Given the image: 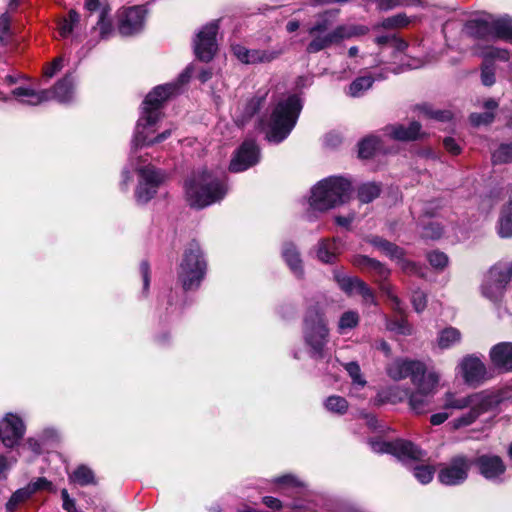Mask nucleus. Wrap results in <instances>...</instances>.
<instances>
[{"instance_id":"obj_1","label":"nucleus","mask_w":512,"mask_h":512,"mask_svg":"<svg viewBox=\"0 0 512 512\" xmlns=\"http://www.w3.org/2000/svg\"><path fill=\"white\" fill-rule=\"evenodd\" d=\"M442 410L430 416L434 426L443 424L456 411H464L449 422L453 430H459L474 424L482 415L493 411L501 402V396L496 391L483 390L470 394L447 391L440 399Z\"/></svg>"},{"instance_id":"obj_13","label":"nucleus","mask_w":512,"mask_h":512,"mask_svg":"<svg viewBox=\"0 0 512 512\" xmlns=\"http://www.w3.org/2000/svg\"><path fill=\"white\" fill-rule=\"evenodd\" d=\"M134 163L136 165H132L131 163L130 165L135 167L139 171L140 175V180L135 192L136 201L140 204H145L157 193V190L163 181V176L153 166L138 168L140 159L136 158Z\"/></svg>"},{"instance_id":"obj_50","label":"nucleus","mask_w":512,"mask_h":512,"mask_svg":"<svg viewBox=\"0 0 512 512\" xmlns=\"http://www.w3.org/2000/svg\"><path fill=\"white\" fill-rule=\"evenodd\" d=\"M411 301H412L414 309L418 313L422 312L426 308L427 297H426V294L421 290H415L412 293Z\"/></svg>"},{"instance_id":"obj_55","label":"nucleus","mask_w":512,"mask_h":512,"mask_svg":"<svg viewBox=\"0 0 512 512\" xmlns=\"http://www.w3.org/2000/svg\"><path fill=\"white\" fill-rule=\"evenodd\" d=\"M442 234V228L436 223H430L424 228L423 235L428 238H439Z\"/></svg>"},{"instance_id":"obj_7","label":"nucleus","mask_w":512,"mask_h":512,"mask_svg":"<svg viewBox=\"0 0 512 512\" xmlns=\"http://www.w3.org/2000/svg\"><path fill=\"white\" fill-rule=\"evenodd\" d=\"M74 87V78L71 75H66L57 82L53 91H35L28 87H17L12 91V94L20 103L32 106L39 105L51 98L60 103H69L74 98Z\"/></svg>"},{"instance_id":"obj_8","label":"nucleus","mask_w":512,"mask_h":512,"mask_svg":"<svg viewBox=\"0 0 512 512\" xmlns=\"http://www.w3.org/2000/svg\"><path fill=\"white\" fill-rule=\"evenodd\" d=\"M303 335L309 354L314 359L325 357V346L328 342L329 330L323 313L318 308L307 311L304 319Z\"/></svg>"},{"instance_id":"obj_5","label":"nucleus","mask_w":512,"mask_h":512,"mask_svg":"<svg viewBox=\"0 0 512 512\" xmlns=\"http://www.w3.org/2000/svg\"><path fill=\"white\" fill-rule=\"evenodd\" d=\"M302 105L296 95L281 99L275 106L268 122L266 138L269 142L280 143L294 128Z\"/></svg>"},{"instance_id":"obj_43","label":"nucleus","mask_w":512,"mask_h":512,"mask_svg":"<svg viewBox=\"0 0 512 512\" xmlns=\"http://www.w3.org/2000/svg\"><path fill=\"white\" fill-rule=\"evenodd\" d=\"M368 29L365 26H339L337 27L338 39L351 38L366 34Z\"/></svg>"},{"instance_id":"obj_44","label":"nucleus","mask_w":512,"mask_h":512,"mask_svg":"<svg viewBox=\"0 0 512 512\" xmlns=\"http://www.w3.org/2000/svg\"><path fill=\"white\" fill-rule=\"evenodd\" d=\"M344 368L351 377L353 384H357L361 387H364L366 385V380L363 378L360 366L357 362L352 361L346 363L344 364Z\"/></svg>"},{"instance_id":"obj_16","label":"nucleus","mask_w":512,"mask_h":512,"mask_svg":"<svg viewBox=\"0 0 512 512\" xmlns=\"http://www.w3.org/2000/svg\"><path fill=\"white\" fill-rule=\"evenodd\" d=\"M472 462L465 456L459 455L443 465L438 473V480L448 486L459 485L467 477Z\"/></svg>"},{"instance_id":"obj_24","label":"nucleus","mask_w":512,"mask_h":512,"mask_svg":"<svg viewBox=\"0 0 512 512\" xmlns=\"http://www.w3.org/2000/svg\"><path fill=\"white\" fill-rule=\"evenodd\" d=\"M259 149L254 141L247 140L238 149L231 160L229 169L232 172H242L259 161Z\"/></svg>"},{"instance_id":"obj_56","label":"nucleus","mask_w":512,"mask_h":512,"mask_svg":"<svg viewBox=\"0 0 512 512\" xmlns=\"http://www.w3.org/2000/svg\"><path fill=\"white\" fill-rule=\"evenodd\" d=\"M342 142V137L337 132H330L324 137V144L327 147L335 148Z\"/></svg>"},{"instance_id":"obj_63","label":"nucleus","mask_w":512,"mask_h":512,"mask_svg":"<svg viewBox=\"0 0 512 512\" xmlns=\"http://www.w3.org/2000/svg\"><path fill=\"white\" fill-rule=\"evenodd\" d=\"M391 46L398 52H402L407 48V43L403 39L397 37L391 38Z\"/></svg>"},{"instance_id":"obj_61","label":"nucleus","mask_w":512,"mask_h":512,"mask_svg":"<svg viewBox=\"0 0 512 512\" xmlns=\"http://www.w3.org/2000/svg\"><path fill=\"white\" fill-rule=\"evenodd\" d=\"M263 503L274 510H279L282 507L281 501L277 498L266 496L263 498Z\"/></svg>"},{"instance_id":"obj_36","label":"nucleus","mask_w":512,"mask_h":512,"mask_svg":"<svg viewBox=\"0 0 512 512\" xmlns=\"http://www.w3.org/2000/svg\"><path fill=\"white\" fill-rule=\"evenodd\" d=\"M381 192V187L375 182H368L360 185L357 190V196L360 202L370 203L376 199Z\"/></svg>"},{"instance_id":"obj_48","label":"nucleus","mask_w":512,"mask_h":512,"mask_svg":"<svg viewBox=\"0 0 512 512\" xmlns=\"http://www.w3.org/2000/svg\"><path fill=\"white\" fill-rule=\"evenodd\" d=\"M387 328L390 331L396 332L402 335H410L412 328L409 323L404 319L393 320L387 324Z\"/></svg>"},{"instance_id":"obj_37","label":"nucleus","mask_w":512,"mask_h":512,"mask_svg":"<svg viewBox=\"0 0 512 512\" xmlns=\"http://www.w3.org/2000/svg\"><path fill=\"white\" fill-rule=\"evenodd\" d=\"M71 482L77 483L81 486H87L95 483V477L93 471L85 466L80 465L74 472L69 476Z\"/></svg>"},{"instance_id":"obj_38","label":"nucleus","mask_w":512,"mask_h":512,"mask_svg":"<svg viewBox=\"0 0 512 512\" xmlns=\"http://www.w3.org/2000/svg\"><path fill=\"white\" fill-rule=\"evenodd\" d=\"M80 15L71 9L67 15L59 21L58 31L62 38H67L74 30V27L79 23Z\"/></svg>"},{"instance_id":"obj_9","label":"nucleus","mask_w":512,"mask_h":512,"mask_svg":"<svg viewBox=\"0 0 512 512\" xmlns=\"http://www.w3.org/2000/svg\"><path fill=\"white\" fill-rule=\"evenodd\" d=\"M353 264L362 271L371 274L375 281L379 283L381 291L392 301L393 308L402 311L401 302L395 295L392 286L385 282L390 275V270L385 265L365 255L355 256Z\"/></svg>"},{"instance_id":"obj_40","label":"nucleus","mask_w":512,"mask_h":512,"mask_svg":"<svg viewBox=\"0 0 512 512\" xmlns=\"http://www.w3.org/2000/svg\"><path fill=\"white\" fill-rule=\"evenodd\" d=\"M325 408L337 414H344L348 409V402L345 398L337 395L328 397L324 402Z\"/></svg>"},{"instance_id":"obj_10","label":"nucleus","mask_w":512,"mask_h":512,"mask_svg":"<svg viewBox=\"0 0 512 512\" xmlns=\"http://www.w3.org/2000/svg\"><path fill=\"white\" fill-rule=\"evenodd\" d=\"M438 383L439 376L435 372H429L418 383H413L415 391L409 394V406L414 413L424 414L430 411Z\"/></svg>"},{"instance_id":"obj_62","label":"nucleus","mask_w":512,"mask_h":512,"mask_svg":"<svg viewBox=\"0 0 512 512\" xmlns=\"http://www.w3.org/2000/svg\"><path fill=\"white\" fill-rule=\"evenodd\" d=\"M374 347L378 350H381L386 356H390L391 354V348L389 344L383 339L377 340L374 344Z\"/></svg>"},{"instance_id":"obj_4","label":"nucleus","mask_w":512,"mask_h":512,"mask_svg":"<svg viewBox=\"0 0 512 512\" xmlns=\"http://www.w3.org/2000/svg\"><path fill=\"white\" fill-rule=\"evenodd\" d=\"M352 186L342 177H328L319 181L311 190L309 204L312 209L327 211L350 199Z\"/></svg>"},{"instance_id":"obj_57","label":"nucleus","mask_w":512,"mask_h":512,"mask_svg":"<svg viewBox=\"0 0 512 512\" xmlns=\"http://www.w3.org/2000/svg\"><path fill=\"white\" fill-rule=\"evenodd\" d=\"M443 145L445 149L453 155H458L461 152L459 144L452 137L445 138L443 141Z\"/></svg>"},{"instance_id":"obj_32","label":"nucleus","mask_w":512,"mask_h":512,"mask_svg":"<svg viewBox=\"0 0 512 512\" xmlns=\"http://www.w3.org/2000/svg\"><path fill=\"white\" fill-rule=\"evenodd\" d=\"M339 252V244L336 240H323L319 243L317 257L324 263H332Z\"/></svg>"},{"instance_id":"obj_52","label":"nucleus","mask_w":512,"mask_h":512,"mask_svg":"<svg viewBox=\"0 0 512 512\" xmlns=\"http://www.w3.org/2000/svg\"><path fill=\"white\" fill-rule=\"evenodd\" d=\"M494 114L490 111L484 113H473L470 115V121L472 124L479 126L481 124H489L493 121Z\"/></svg>"},{"instance_id":"obj_27","label":"nucleus","mask_w":512,"mask_h":512,"mask_svg":"<svg viewBox=\"0 0 512 512\" xmlns=\"http://www.w3.org/2000/svg\"><path fill=\"white\" fill-rule=\"evenodd\" d=\"M371 243L374 247L382 251L386 256L390 257L392 260L398 261L401 265V268L406 272H416L417 267L415 263L406 261L404 256V251L402 248L397 245L384 240L379 237H375L371 240Z\"/></svg>"},{"instance_id":"obj_17","label":"nucleus","mask_w":512,"mask_h":512,"mask_svg":"<svg viewBox=\"0 0 512 512\" xmlns=\"http://www.w3.org/2000/svg\"><path fill=\"white\" fill-rule=\"evenodd\" d=\"M146 12L144 5L122 7L117 13L119 33L130 36L139 32L143 27Z\"/></svg>"},{"instance_id":"obj_41","label":"nucleus","mask_w":512,"mask_h":512,"mask_svg":"<svg viewBox=\"0 0 512 512\" xmlns=\"http://www.w3.org/2000/svg\"><path fill=\"white\" fill-rule=\"evenodd\" d=\"M359 323V314L355 311L344 312L338 323V329L340 333H344L346 330L355 328Z\"/></svg>"},{"instance_id":"obj_49","label":"nucleus","mask_w":512,"mask_h":512,"mask_svg":"<svg viewBox=\"0 0 512 512\" xmlns=\"http://www.w3.org/2000/svg\"><path fill=\"white\" fill-rule=\"evenodd\" d=\"M427 258L431 266H433L436 269H443L448 264V257L443 252H430Z\"/></svg>"},{"instance_id":"obj_45","label":"nucleus","mask_w":512,"mask_h":512,"mask_svg":"<svg viewBox=\"0 0 512 512\" xmlns=\"http://www.w3.org/2000/svg\"><path fill=\"white\" fill-rule=\"evenodd\" d=\"M265 96L266 94L262 96H255L247 102L242 121L251 118L263 106Z\"/></svg>"},{"instance_id":"obj_58","label":"nucleus","mask_w":512,"mask_h":512,"mask_svg":"<svg viewBox=\"0 0 512 512\" xmlns=\"http://www.w3.org/2000/svg\"><path fill=\"white\" fill-rule=\"evenodd\" d=\"M63 59L61 57L56 58L52 64L46 68L45 76L48 78L53 77L58 71L63 67L62 65Z\"/></svg>"},{"instance_id":"obj_11","label":"nucleus","mask_w":512,"mask_h":512,"mask_svg":"<svg viewBox=\"0 0 512 512\" xmlns=\"http://www.w3.org/2000/svg\"><path fill=\"white\" fill-rule=\"evenodd\" d=\"M511 277V265H496L492 267L481 286L482 295L494 303L500 301Z\"/></svg>"},{"instance_id":"obj_33","label":"nucleus","mask_w":512,"mask_h":512,"mask_svg":"<svg viewBox=\"0 0 512 512\" xmlns=\"http://www.w3.org/2000/svg\"><path fill=\"white\" fill-rule=\"evenodd\" d=\"M498 233L503 238L512 237V199L501 211Z\"/></svg>"},{"instance_id":"obj_6","label":"nucleus","mask_w":512,"mask_h":512,"mask_svg":"<svg viewBox=\"0 0 512 512\" xmlns=\"http://www.w3.org/2000/svg\"><path fill=\"white\" fill-rule=\"evenodd\" d=\"M207 263L198 242L186 246L177 270L178 280L185 291L197 289L206 273Z\"/></svg>"},{"instance_id":"obj_46","label":"nucleus","mask_w":512,"mask_h":512,"mask_svg":"<svg viewBox=\"0 0 512 512\" xmlns=\"http://www.w3.org/2000/svg\"><path fill=\"white\" fill-rule=\"evenodd\" d=\"M434 469L431 466L419 465L414 468L415 478L422 484H427L433 479Z\"/></svg>"},{"instance_id":"obj_15","label":"nucleus","mask_w":512,"mask_h":512,"mask_svg":"<svg viewBox=\"0 0 512 512\" xmlns=\"http://www.w3.org/2000/svg\"><path fill=\"white\" fill-rule=\"evenodd\" d=\"M387 375L394 381L410 377L412 384L418 383L425 377L426 366L419 360L409 358H396L386 366Z\"/></svg>"},{"instance_id":"obj_60","label":"nucleus","mask_w":512,"mask_h":512,"mask_svg":"<svg viewBox=\"0 0 512 512\" xmlns=\"http://www.w3.org/2000/svg\"><path fill=\"white\" fill-rule=\"evenodd\" d=\"M488 56L491 58H496L503 61L509 60V52L507 50L498 49V48H491L488 51Z\"/></svg>"},{"instance_id":"obj_28","label":"nucleus","mask_w":512,"mask_h":512,"mask_svg":"<svg viewBox=\"0 0 512 512\" xmlns=\"http://www.w3.org/2000/svg\"><path fill=\"white\" fill-rule=\"evenodd\" d=\"M493 366L501 371H512V342H501L494 345L489 352Z\"/></svg>"},{"instance_id":"obj_18","label":"nucleus","mask_w":512,"mask_h":512,"mask_svg":"<svg viewBox=\"0 0 512 512\" xmlns=\"http://www.w3.org/2000/svg\"><path fill=\"white\" fill-rule=\"evenodd\" d=\"M218 28L217 21H213L205 25L197 34L194 49L200 60L208 62L213 58L217 50L216 34Z\"/></svg>"},{"instance_id":"obj_21","label":"nucleus","mask_w":512,"mask_h":512,"mask_svg":"<svg viewBox=\"0 0 512 512\" xmlns=\"http://www.w3.org/2000/svg\"><path fill=\"white\" fill-rule=\"evenodd\" d=\"M25 433V425L21 418L12 413H8L0 421V439L2 443L12 448L16 446Z\"/></svg>"},{"instance_id":"obj_64","label":"nucleus","mask_w":512,"mask_h":512,"mask_svg":"<svg viewBox=\"0 0 512 512\" xmlns=\"http://www.w3.org/2000/svg\"><path fill=\"white\" fill-rule=\"evenodd\" d=\"M131 181H132L131 172L125 168L122 171V180H121V184H120L122 189L126 190Z\"/></svg>"},{"instance_id":"obj_30","label":"nucleus","mask_w":512,"mask_h":512,"mask_svg":"<svg viewBox=\"0 0 512 512\" xmlns=\"http://www.w3.org/2000/svg\"><path fill=\"white\" fill-rule=\"evenodd\" d=\"M282 256L289 266L292 273L301 278L303 276V266L300 254L292 243H286L283 246Z\"/></svg>"},{"instance_id":"obj_59","label":"nucleus","mask_w":512,"mask_h":512,"mask_svg":"<svg viewBox=\"0 0 512 512\" xmlns=\"http://www.w3.org/2000/svg\"><path fill=\"white\" fill-rule=\"evenodd\" d=\"M140 272L143 278L144 290H147L150 284V268L146 261H143L140 265Z\"/></svg>"},{"instance_id":"obj_26","label":"nucleus","mask_w":512,"mask_h":512,"mask_svg":"<svg viewBox=\"0 0 512 512\" xmlns=\"http://www.w3.org/2000/svg\"><path fill=\"white\" fill-rule=\"evenodd\" d=\"M474 464L480 474L488 480H498L506 470L505 464L497 455H481L475 459Z\"/></svg>"},{"instance_id":"obj_42","label":"nucleus","mask_w":512,"mask_h":512,"mask_svg":"<svg viewBox=\"0 0 512 512\" xmlns=\"http://www.w3.org/2000/svg\"><path fill=\"white\" fill-rule=\"evenodd\" d=\"M492 160L495 164L512 162V144H502L493 152Z\"/></svg>"},{"instance_id":"obj_35","label":"nucleus","mask_w":512,"mask_h":512,"mask_svg":"<svg viewBox=\"0 0 512 512\" xmlns=\"http://www.w3.org/2000/svg\"><path fill=\"white\" fill-rule=\"evenodd\" d=\"M381 149V140L377 136L371 135L364 138L359 143V156L367 159L372 157L376 151Z\"/></svg>"},{"instance_id":"obj_53","label":"nucleus","mask_w":512,"mask_h":512,"mask_svg":"<svg viewBox=\"0 0 512 512\" xmlns=\"http://www.w3.org/2000/svg\"><path fill=\"white\" fill-rule=\"evenodd\" d=\"M10 18L7 14H3L0 17V41L3 43L8 42L10 37L9 32Z\"/></svg>"},{"instance_id":"obj_31","label":"nucleus","mask_w":512,"mask_h":512,"mask_svg":"<svg viewBox=\"0 0 512 512\" xmlns=\"http://www.w3.org/2000/svg\"><path fill=\"white\" fill-rule=\"evenodd\" d=\"M460 340V331L454 327H447L439 332L437 337V345L442 350L449 349L459 343Z\"/></svg>"},{"instance_id":"obj_51","label":"nucleus","mask_w":512,"mask_h":512,"mask_svg":"<svg viewBox=\"0 0 512 512\" xmlns=\"http://www.w3.org/2000/svg\"><path fill=\"white\" fill-rule=\"evenodd\" d=\"M408 20L405 15L398 14L382 21V27L384 28H398L407 25Z\"/></svg>"},{"instance_id":"obj_34","label":"nucleus","mask_w":512,"mask_h":512,"mask_svg":"<svg viewBox=\"0 0 512 512\" xmlns=\"http://www.w3.org/2000/svg\"><path fill=\"white\" fill-rule=\"evenodd\" d=\"M374 78L370 75L367 76H360L356 78L348 87L347 94L351 97H360L362 96L367 90H369L373 83Z\"/></svg>"},{"instance_id":"obj_20","label":"nucleus","mask_w":512,"mask_h":512,"mask_svg":"<svg viewBox=\"0 0 512 512\" xmlns=\"http://www.w3.org/2000/svg\"><path fill=\"white\" fill-rule=\"evenodd\" d=\"M86 10L90 17L96 18L94 29L99 32L101 39H108L113 34L111 7L109 2H86Z\"/></svg>"},{"instance_id":"obj_19","label":"nucleus","mask_w":512,"mask_h":512,"mask_svg":"<svg viewBox=\"0 0 512 512\" xmlns=\"http://www.w3.org/2000/svg\"><path fill=\"white\" fill-rule=\"evenodd\" d=\"M308 32L311 37V41L306 48L308 53H317L339 42L337 28L329 31L326 20L316 23L309 28Z\"/></svg>"},{"instance_id":"obj_3","label":"nucleus","mask_w":512,"mask_h":512,"mask_svg":"<svg viewBox=\"0 0 512 512\" xmlns=\"http://www.w3.org/2000/svg\"><path fill=\"white\" fill-rule=\"evenodd\" d=\"M187 200L191 206L204 208L221 199L227 193L225 176L202 171L185 185Z\"/></svg>"},{"instance_id":"obj_29","label":"nucleus","mask_w":512,"mask_h":512,"mask_svg":"<svg viewBox=\"0 0 512 512\" xmlns=\"http://www.w3.org/2000/svg\"><path fill=\"white\" fill-rule=\"evenodd\" d=\"M384 135L398 141H413L420 138L421 125L418 122H411L408 126L395 124L386 126L383 130Z\"/></svg>"},{"instance_id":"obj_23","label":"nucleus","mask_w":512,"mask_h":512,"mask_svg":"<svg viewBox=\"0 0 512 512\" xmlns=\"http://www.w3.org/2000/svg\"><path fill=\"white\" fill-rule=\"evenodd\" d=\"M339 287L347 294L357 293L362 296L365 305H376V298L369 286L357 277L335 274Z\"/></svg>"},{"instance_id":"obj_12","label":"nucleus","mask_w":512,"mask_h":512,"mask_svg":"<svg viewBox=\"0 0 512 512\" xmlns=\"http://www.w3.org/2000/svg\"><path fill=\"white\" fill-rule=\"evenodd\" d=\"M474 34L480 38H502L512 40V19L491 16L479 18L469 22Z\"/></svg>"},{"instance_id":"obj_25","label":"nucleus","mask_w":512,"mask_h":512,"mask_svg":"<svg viewBox=\"0 0 512 512\" xmlns=\"http://www.w3.org/2000/svg\"><path fill=\"white\" fill-rule=\"evenodd\" d=\"M235 57L244 64L269 63L279 57L281 51L247 49L242 45H233Z\"/></svg>"},{"instance_id":"obj_22","label":"nucleus","mask_w":512,"mask_h":512,"mask_svg":"<svg viewBox=\"0 0 512 512\" xmlns=\"http://www.w3.org/2000/svg\"><path fill=\"white\" fill-rule=\"evenodd\" d=\"M459 367L464 382L469 386L476 387L489 378L486 365L478 357H464Z\"/></svg>"},{"instance_id":"obj_39","label":"nucleus","mask_w":512,"mask_h":512,"mask_svg":"<svg viewBox=\"0 0 512 512\" xmlns=\"http://www.w3.org/2000/svg\"><path fill=\"white\" fill-rule=\"evenodd\" d=\"M23 489L25 490L29 497H31L32 495L39 491H55L53 483L45 477H39L29 482L25 487H23Z\"/></svg>"},{"instance_id":"obj_47","label":"nucleus","mask_w":512,"mask_h":512,"mask_svg":"<svg viewBox=\"0 0 512 512\" xmlns=\"http://www.w3.org/2000/svg\"><path fill=\"white\" fill-rule=\"evenodd\" d=\"M30 497L23 488L16 490L6 503L7 512H14L17 506Z\"/></svg>"},{"instance_id":"obj_2","label":"nucleus","mask_w":512,"mask_h":512,"mask_svg":"<svg viewBox=\"0 0 512 512\" xmlns=\"http://www.w3.org/2000/svg\"><path fill=\"white\" fill-rule=\"evenodd\" d=\"M189 76L186 73L180 75L177 82L167 83L155 87L143 101L141 116L136 124V129L131 145V153L129 162L136 165L134 162L141 157L138 155V149L144 146H151L161 143L170 137L172 130L167 129L156 137L152 138L151 135L155 132V125L161 118L160 108L164 101L170 96L177 93L179 86L188 81Z\"/></svg>"},{"instance_id":"obj_14","label":"nucleus","mask_w":512,"mask_h":512,"mask_svg":"<svg viewBox=\"0 0 512 512\" xmlns=\"http://www.w3.org/2000/svg\"><path fill=\"white\" fill-rule=\"evenodd\" d=\"M371 449L376 453L392 454L402 461L421 460L424 453L410 441L397 439L395 441L371 440Z\"/></svg>"},{"instance_id":"obj_54","label":"nucleus","mask_w":512,"mask_h":512,"mask_svg":"<svg viewBox=\"0 0 512 512\" xmlns=\"http://www.w3.org/2000/svg\"><path fill=\"white\" fill-rule=\"evenodd\" d=\"M481 80L485 86H491L492 84H494L495 73H494V69L491 66L485 65L482 68Z\"/></svg>"}]
</instances>
